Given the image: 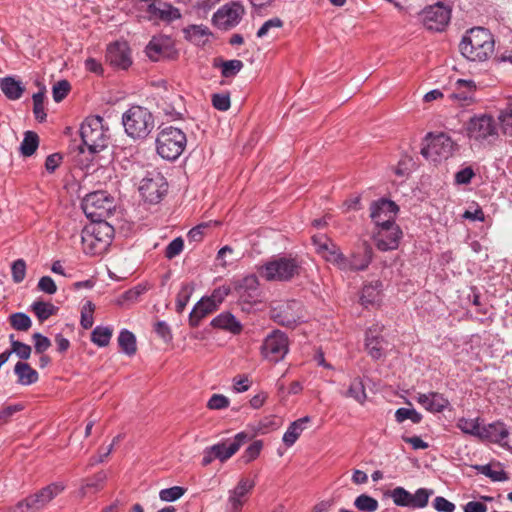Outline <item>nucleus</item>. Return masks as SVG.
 <instances>
[{
    "label": "nucleus",
    "instance_id": "1",
    "mask_svg": "<svg viewBox=\"0 0 512 512\" xmlns=\"http://www.w3.org/2000/svg\"><path fill=\"white\" fill-rule=\"evenodd\" d=\"M495 41L493 34L484 27H473L463 36L459 49L469 61L483 62L494 52Z\"/></svg>",
    "mask_w": 512,
    "mask_h": 512
},
{
    "label": "nucleus",
    "instance_id": "2",
    "mask_svg": "<svg viewBox=\"0 0 512 512\" xmlns=\"http://www.w3.org/2000/svg\"><path fill=\"white\" fill-rule=\"evenodd\" d=\"M114 232V227L106 220L91 222L82 230L84 252L90 255H101L111 245Z\"/></svg>",
    "mask_w": 512,
    "mask_h": 512
},
{
    "label": "nucleus",
    "instance_id": "3",
    "mask_svg": "<svg viewBox=\"0 0 512 512\" xmlns=\"http://www.w3.org/2000/svg\"><path fill=\"white\" fill-rule=\"evenodd\" d=\"M301 270L302 261L297 256L279 255L263 264L258 272L267 281L289 282L299 276Z\"/></svg>",
    "mask_w": 512,
    "mask_h": 512
},
{
    "label": "nucleus",
    "instance_id": "4",
    "mask_svg": "<svg viewBox=\"0 0 512 512\" xmlns=\"http://www.w3.org/2000/svg\"><path fill=\"white\" fill-rule=\"evenodd\" d=\"M124 131L133 140H144L155 126L153 114L145 107L132 105L122 115Z\"/></svg>",
    "mask_w": 512,
    "mask_h": 512
},
{
    "label": "nucleus",
    "instance_id": "5",
    "mask_svg": "<svg viewBox=\"0 0 512 512\" xmlns=\"http://www.w3.org/2000/svg\"><path fill=\"white\" fill-rule=\"evenodd\" d=\"M82 145L94 154L104 150L110 141L109 129L104 126L101 116H89L79 129Z\"/></svg>",
    "mask_w": 512,
    "mask_h": 512
},
{
    "label": "nucleus",
    "instance_id": "6",
    "mask_svg": "<svg viewBox=\"0 0 512 512\" xmlns=\"http://www.w3.org/2000/svg\"><path fill=\"white\" fill-rule=\"evenodd\" d=\"M156 152L167 161H175L185 150L186 134L179 128L167 126L161 129L156 137Z\"/></svg>",
    "mask_w": 512,
    "mask_h": 512
},
{
    "label": "nucleus",
    "instance_id": "7",
    "mask_svg": "<svg viewBox=\"0 0 512 512\" xmlns=\"http://www.w3.org/2000/svg\"><path fill=\"white\" fill-rule=\"evenodd\" d=\"M81 207L91 222L104 221L115 210V201L107 191L99 190L87 194L82 200Z\"/></svg>",
    "mask_w": 512,
    "mask_h": 512
},
{
    "label": "nucleus",
    "instance_id": "8",
    "mask_svg": "<svg viewBox=\"0 0 512 512\" xmlns=\"http://www.w3.org/2000/svg\"><path fill=\"white\" fill-rule=\"evenodd\" d=\"M250 439V435L242 431L237 433L229 444L227 443L228 441H221L206 447L203 451L202 466L206 467L210 465L215 459H218L222 463L227 461Z\"/></svg>",
    "mask_w": 512,
    "mask_h": 512
},
{
    "label": "nucleus",
    "instance_id": "9",
    "mask_svg": "<svg viewBox=\"0 0 512 512\" xmlns=\"http://www.w3.org/2000/svg\"><path fill=\"white\" fill-rule=\"evenodd\" d=\"M424 141L426 142L421 148V155L432 162H440L446 160L453 154L454 142L451 137L441 132L433 134L429 132Z\"/></svg>",
    "mask_w": 512,
    "mask_h": 512
},
{
    "label": "nucleus",
    "instance_id": "10",
    "mask_svg": "<svg viewBox=\"0 0 512 512\" xmlns=\"http://www.w3.org/2000/svg\"><path fill=\"white\" fill-rule=\"evenodd\" d=\"M65 486L60 482L51 483L35 494L20 500L14 507V512H36L44 508L51 500L59 495Z\"/></svg>",
    "mask_w": 512,
    "mask_h": 512
},
{
    "label": "nucleus",
    "instance_id": "11",
    "mask_svg": "<svg viewBox=\"0 0 512 512\" xmlns=\"http://www.w3.org/2000/svg\"><path fill=\"white\" fill-rule=\"evenodd\" d=\"M65 486L60 482L51 483L35 494L20 500L14 507V512H36L44 508L51 500L59 495Z\"/></svg>",
    "mask_w": 512,
    "mask_h": 512
},
{
    "label": "nucleus",
    "instance_id": "12",
    "mask_svg": "<svg viewBox=\"0 0 512 512\" xmlns=\"http://www.w3.org/2000/svg\"><path fill=\"white\" fill-rule=\"evenodd\" d=\"M166 178L157 170L147 171L140 182L139 192L143 200L150 204H158L167 194Z\"/></svg>",
    "mask_w": 512,
    "mask_h": 512
},
{
    "label": "nucleus",
    "instance_id": "13",
    "mask_svg": "<svg viewBox=\"0 0 512 512\" xmlns=\"http://www.w3.org/2000/svg\"><path fill=\"white\" fill-rule=\"evenodd\" d=\"M466 134L478 142L495 140L498 138V125L489 114L474 115L466 123Z\"/></svg>",
    "mask_w": 512,
    "mask_h": 512
},
{
    "label": "nucleus",
    "instance_id": "14",
    "mask_svg": "<svg viewBox=\"0 0 512 512\" xmlns=\"http://www.w3.org/2000/svg\"><path fill=\"white\" fill-rule=\"evenodd\" d=\"M452 9L439 1L433 5L425 7L420 15L424 27L433 32H443L451 20Z\"/></svg>",
    "mask_w": 512,
    "mask_h": 512
},
{
    "label": "nucleus",
    "instance_id": "15",
    "mask_svg": "<svg viewBox=\"0 0 512 512\" xmlns=\"http://www.w3.org/2000/svg\"><path fill=\"white\" fill-rule=\"evenodd\" d=\"M261 355L270 362L278 363L289 351V339L285 332L275 329L269 333L260 348Z\"/></svg>",
    "mask_w": 512,
    "mask_h": 512
},
{
    "label": "nucleus",
    "instance_id": "16",
    "mask_svg": "<svg viewBox=\"0 0 512 512\" xmlns=\"http://www.w3.org/2000/svg\"><path fill=\"white\" fill-rule=\"evenodd\" d=\"M145 53L154 62L164 59L176 60L179 57L173 39L167 35L153 36L145 48Z\"/></svg>",
    "mask_w": 512,
    "mask_h": 512
},
{
    "label": "nucleus",
    "instance_id": "17",
    "mask_svg": "<svg viewBox=\"0 0 512 512\" xmlns=\"http://www.w3.org/2000/svg\"><path fill=\"white\" fill-rule=\"evenodd\" d=\"M370 211V217L377 227L389 229L391 225L396 224L395 217L399 207L394 201L381 198L371 203Z\"/></svg>",
    "mask_w": 512,
    "mask_h": 512
},
{
    "label": "nucleus",
    "instance_id": "18",
    "mask_svg": "<svg viewBox=\"0 0 512 512\" xmlns=\"http://www.w3.org/2000/svg\"><path fill=\"white\" fill-rule=\"evenodd\" d=\"M302 305L297 300H289L274 307L271 318L279 325L294 328L302 321Z\"/></svg>",
    "mask_w": 512,
    "mask_h": 512
},
{
    "label": "nucleus",
    "instance_id": "19",
    "mask_svg": "<svg viewBox=\"0 0 512 512\" xmlns=\"http://www.w3.org/2000/svg\"><path fill=\"white\" fill-rule=\"evenodd\" d=\"M245 13L240 2L232 1L220 7L213 15V23L223 29L233 28L238 25Z\"/></svg>",
    "mask_w": 512,
    "mask_h": 512
},
{
    "label": "nucleus",
    "instance_id": "20",
    "mask_svg": "<svg viewBox=\"0 0 512 512\" xmlns=\"http://www.w3.org/2000/svg\"><path fill=\"white\" fill-rule=\"evenodd\" d=\"M105 58L116 69L127 70L132 65L131 49L126 41L109 44Z\"/></svg>",
    "mask_w": 512,
    "mask_h": 512
},
{
    "label": "nucleus",
    "instance_id": "21",
    "mask_svg": "<svg viewBox=\"0 0 512 512\" xmlns=\"http://www.w3.org/2000/svg\"><path fill=\"white\" fill-rule=\"evenodd\" d=\"M383 327L375 325L369 327L365 332V350L373 360L385 357V346L387 341L381 334Z\"/></svg>",
    "mask_w": 512,
    "mask_h": 512
},
{
    "label": "nucleus",
    "instance_id": "22",
    "mask_svg": "<svg viewBox=\"0 0 512 512\" xmlns=\"http://www.w3.org/2000/svg\"><path fill=\"white\" fill-rule=\"evenodd\" d=\"M346 273L365 271L372 262L373 249L366 242L346 256Z\"/></svg>",
    "mask_w": 512,
    "mask_h": 512
},
{
    "label": "nucleus",
    "instance_id": "23",
    "mask_svg": "<svg viewBox=\"0 0 512 512\" xmlns=\"http://www.w3.org/2000/svg\"><path fill=\"white\" fill-rule=\"evenodd\" d=\"M455 86V91L449 96L451 100L457 101L462 107L476 102L477 86L473 80L458 79Z\"/></svg>",
    "mask_w": 512,
    "mask_h": 512
},
{
    "label": "nucleus",
    "instance_id": "24",
    "mask_svg": "<svg viewBox=\"0 0 512 512\" xmlns=\"http://www.w3.org/2000/svg\"><path fill=\"white\" fill-rule=\"evenodd\" d=\"M401 237L402 231L397 224L391 225L389 229L380 228L375 237L376 247L380 251L395 250L399 246Z\"/></svg>",
    "mask_w": 512,
    "mask_h": 512
},
{
    "label": "nucleus",
    "instance_id": "25",
    "mask_svg": "<svg viewBox=\"0 0 512 512\" xmlns=\"http://www.w3.org/2000/svg\"><path fill=\"white\" fill-rule=\"evenodd\" d=\"M218 310L215 301L208 296L202 297L193 307L189 314V326L192 328H197L201 321L210 315L211 313Z\"/></svg>",
    "mask_w": 512,
    "mask_h": 512
},
{
    "label": "nucleus",
    "instance_id": "26",
    "mask_svg": "<svg viewBox=\"0 0 512 512\" xmlns=\"http://www.w3.org/2000/svg\"><path fill=\"white\" fill-rule=\"evenodd\" d=\"M255 482L248 478H241L236 487L230 491L229 504L231 512H240L243 507V498L254 488Z\"/></svg>",
    "mask_w": 512,
    "mask_h": 512
},
{
    "label": "nucleus",
    "instance_id": "27",
    "mask_svg": "<svg viewBox=\"0 0 512 512\" xmlns=\"http://www.w3.org/2000/svg\"><path fill=\"white\" fill-rule=\"evenodd\" d=\"M508 436L509 430L506 425L501 421H496L482 426L479 441L501 444L502 440Z\"/></svg>",
    "mask_w": 512,
    "mask_h": 512
},
{
    "label": "nucleus",
    "instance_id": "28",
    "mask_svg": "<svg viewBox=\"0 0 512 512\" xmlns=\"http://www.w3.org/2000/svg\"><path fill=\"white\" fill-rule=\"evenodd\" d=\"M210 325L215 329L224 330L233 335H239L243 330V325L241 322L238 321L236 317L228 311L222 312L213 318L210 322Z\"/></svg>",
    "mask_w": 512,
    "mask_h": 512
},
{
    "label": "nucleus",
    "instance_id": "29",
    "mask_svg": "<svg viewBox=\"0 0 512 512\" xmlns=\"http://www.w3.org/2000/svg\"><path fill=\"white\" fill-rule=\"evenodd\" d=\"M106 479L107 475L104 471H99L92 477L83 479L79 488V496L84 498L86 496L98 493L103 489Z\"/></svg>",
    "mask_w": 512,
    "mask_h": 512
},
{
    "label": "nucleus",
    "instance_id": "30",
    "mask_svg": "<svg viewBox=\"0 0 512 512\" xmlns=\"http://www.w3.org/2000/svg\"><path fill=\"white\" fill-rule=\"evenodd\" d=\"M147 12L151 17L159 18L166 22H172L181 18L180 10L167 2L163 3V8L157 7L154 3H150L147 6Z\"/></svg>",
    "mask_w": 512,
    "mask_h": 512
},
{
    "label": "nucleus",
    "instance_id": "31",
    "mask_svg": "<svg viewBox=\"0 0 512 512\" xmlns=\"http://www.w3.org/2000/svg\"><path fill=\"white\" fill-rule=\"evenodd\" d=\"M0 89L9 100H18L25 92V86L21 81L12 76H6L0 79Z\"/></svg>",
    "mask_w": 512,
    "mask_h": 512
},
{
    "label": "nucleus",
    "instance_id": "32",
    "mask_svg": "<svg viewBox=\"0 0 512 512\" xmlns=\"http://www.w3.org/2000/svg\"><path fill=\"white\" fill-rule=\"evenodd\" d=\"M322 249L326 251L322 258L337 267L340 271L346 273L347 259L346 255L341 251L340 247L333 242L332 245L322 246Z\"/></svg>",
    "mask_w": 512,
    "mask_h": 512
},
{
    "label": "nucleus",
    "instance_id": "33",
    "mask_svg": "<svg viewBox=\"0 0 512 512\" xmlns=\"http://www.w3.org/2000/svg\"><path fill=\"white\" fill-rule=\"evenodd\" d=\"M14 373L18 378L17 382L24 386L32 385L39 380L38 372L27 362L18 361L14 366Z\"/></svg>",
    "mask_w": 512,
    "mask_h": 512
},
{
    "label": "nucleus",
    "instance_id": "34",
    "mask_svg": "<svg viewBox=\"0 0 512 512\" xmlns=\"http://www.w3.org/2000/svg\"><path fill=\"white\" fill-rule=\"evenodd\" d=\"M382 282L375 280L365 284L361 291L360 302L363 306L374 305L380 300Z\"/></svg>",
    "mask_w": 512,
    "mask_h": 512
},
{
    "label": "nucleus",
    "instance_id": "35",
    "mask_svg": "<svg viewBox=\"0 0 512 512\" xmlns=\"http://www.w3.org/2000/svg\"><path fill=\"white\" fill-rule=\"evenodd\" d=\"M311 418L309 416H304L302 418H299L295 421H293L289 427L287 428L286 432L283 435V443L287 447H291L299 438L301 433L303 432L305 428V424L310 422Z\"/></svg>",
    "mask_w": 512,
    "mask_h": 512
},
{
    "label": "nucleus",
    "instance_id": "36",
    "mask_svg": "<svg viewBox=\"0 0 512 512\" xmlns=\"http://www.w3.org/2000/svg\"><path fill=\"white\" fill-rule=\"evenodd\" d=\"M213 67L221 69L222 77L233 78L242 70L244 64L239 59L223 60L221 58H215Z\"/></svg>",
    "mask_w": 512,
    "mask_h": 512
},
{
    "label": "nucleus",
    "instance_id": "37",
    "mask_svg": "<svg viewBox=\"0 0 512 512\" xmlns=\"http://www.w3.org/2000/svg\"><path fill=\"white\" fill-rule=\"evenodd\" d=\"M36 85L39 87V91L37 93H34L32 96L33 114L38 122L43 123L46 121L47 118V113L45 112L44 108L46 87L38 80L36 81Z\"/></svg>",
    "mask_w": 512,
    "mask_h": 512
},
{
    "label": "nucleus",
    "instance_id": "38",
    "mask_svg": "<svg viewBox=\"0 0 512 512\" xmlns=\"http://www.w3.org/2000/svg\"><path fill=\"white\" fill-rule=\"evenodd\" d=\"M183 32L185 39L196 45H204L207 42L206 38L211 35L209 28L203 25H189Z\"/></svg>",
    "mask_w": 512,
    "mask_h": 512
},
{
    "label": "nucleus",
    "instance_id": "39",
    "mask_svg": "<svg viewBox=\"0 0 512 512\" xmlns=\"http://www.w3.org/2000/svg\"><path fill=\"white\" fill-rule=\"evenodd\" d=\"M167 100H163L161 107L165 115L169 116L172 120H178L182 117V112L179 110L183 106V97L177 93H173Z\"/></svg>",
    "mask_w": 512,
    "mask_h": 512
},
{
    "label": "nucleus",
    "instance_id": "40",
    "mask_svg": "<svg viewBox=\"0 0 512 512\" xmlns=\"http://www.w3.org/2000/svg\"><path fill=\"white\" fill-rule=\"evenodd\" d=\"M118 344L122 352L128 356H133L137 352V343L135 335L127 330L122 329L118 336Z\"/></svg>",
    "mask_w": 512,
    "mask_h": 512
},
{
    "label": "nucleus",
    "instance_id": "41",
    "mask_svg": "<svg viewBox=\"0 0 512 512\" xmlns=\"http://www.w3.org/2000/svg\"><path fill=\"white\" fill-rule=\"evenodd\" d=\"M39 146V136L34 131H26L20 144L19 151L24 157L32 156Z\"/></svg>",
    "mask_w": 512,
    "mask_h": 512
},
{
    "label": "nucleus",
    "instance_id": "42",
    "mask_svg": "<svg viewBox=\"0 0 512 512\" xmlns=\"http://www.w3.org/2000/svg\"><path fill=\"white\" fill-rule=\"evenodd\" d=\"M480 418L469 419L461 417L456 422V427L460 429L464 434L473 436L479 440L481 428L483 425L480 424Z\"/></svg>",
    "mask_w": 512,
    "mask_h": 512
},
{
    "label": "nucleus",
    "instance_id": "43",
    "mask_svg": "<svg viewBox=\"0 0 512 512\" xmlns=\"http://www.w3.org/2000/svg\"><path fill=\"white\" fill-rule=\"evenodd\" d=\"M31 309L40 322L47 320L50 316L55 315L58 311V308L52 303L44 301H35L31 305Z\"/></svg>",
    "mask_w": 512,
    "mask_h": 512
},
{
    "label": "nucleus",
    "instance_id": "44",
    "mask_svg": "<svg viewBox=\"0 0 512 512\" xmlns=\"http://www.w3.org/2000/svg\"><path fill=\"white\" fill-rule=\"evenodd\" d=\"M345 396L353 398L360 404L365 402L367 394L363 381L360 377H356L351 381Z\"/></svg>",
    "mask_w": 512,
    "mask_h": 512
},
{
    "label": "nucleus",
    "instance_id": "45",
    "mask_svg": "<svg viewBox=\"0 0 512 512\" xmlns=\"http://www.w3.org/2000/svg\"><path fill=\"white\" fill-rule=\"evenodd\" d=\"M194 291L193 283H182L181 288L176 297V312L182 313L190 300Z\"/></svg>",
    "mask_w": 512,
    "mask_h": 512
},
{
    "label": "nucleus",
    "instance_id": "46",
    "mask_svg": "<svg viewBox=\"0 0 512 512\" xmlns=\"http://www.w3.org/2000/svg\"><path fill=\"white\" fill-rule=\"evenodd\" d=\"M112 332L109 327L96 326L91 333V341L99 347H106L110 343Z\"/></svg>",
    "mask_w": 512,
    "mask_h": 512
},
{
    "label": "nucleus",
    "instance_id": "47",
    "mask_svg": "<svg viewBox=\"0 0 512 512\" xmlns=\"http://www.w3.org/2000/svg\"><path fill=\"white\" fill-rule=\"evenodd\" d=\"M9 322L12 328L17 331H28L32 326L31 318L23 312H16L10 315Z\"/></svg>",
    "mask_w": 512,
    "mask_h": 512
},
{
    "label": "nucleus",
    "instance_id": "48",
    "mask_svg": "<svg viewBox=\"0 0 512 512\" xmlns=\"http://www.w3.org/2000/svg\"><path fill=\"white\" fill-rule=\"evenodd\" d=\"M411 420L414 424H419L422 419H423V416L421 413H419L416 409L414 408H404V407H401L399 409L396 410L395 412V420L398 422V423H402L404 422L405 420Z\"/></svg>",
    "mask_w": 512,
    "mask_h": 512
},
{
    "label": "nucleus",
    "instance_id": "49",
    "mask_svg": "<svg viewBox=\"0 0 512 512\" xmlns=\"http://www.w3.org/2000/svg\"><path fill=\"white\" fill-rule=\"evenodd\" d=\"M354 506L362 512H375L379 504L375 498L367 494H361L355 499Z\"/></svg>",
    "mask_w": 512,
    "mask_h": 512
},
{
    "label": "nucleus",
    "instance_id": "50",
    "mask_svg": "<svg viewBox=\"0 0 512 512\" xmlns=\"http://www.w3.org/2000/svg\"><path fill=\"white\" fill-rule=\"evenodd\" d=\"M389 493L396 506H411L412 494L403 487H396Z\"/></svg>",
    "mask_w": 512,
    "mask_h": 512
},
{
    "label": "nucleus",
    "instance_id": "51",
    "mask_svg": "<svg viewBox=\"0 0 512 512\" xmlns=\"http://www.w3.org/2000/svg\"><path fill=\"white\" fill-rule=\"evenodd\" d=\"M71 90V84L68 80H60L52 87L53 100L57 103L63 101Z\"/></svg>",
    "mask_w": 512,
    "mask_h": 512
},
{
    "label": "nucleus",
    "instance_id": "52",
    "mask_svg": "<svg viewBox=\"0 0 512 512\" xmlns=\"http://www.w3.org/2000/svg\"><path fill=\"white\" fill-rule=\"evenodd\" d=\"M476 469L486 477L490 478L492 481H506L508 480L507 473L501 469V470H493L489 464L486 465H478L476 466Z\"/></svg>",
    "mask_w": 512,
    "mask_h": 512
},
{
    "label": "nucleus",
    "instance_id": "53",
    "mask_svg": "<svg viewBox=\"0 0 512 512\" xmlns=\"http://www.w3.org/2000/svg\"><path fill=\"white\" fill-rule=\"evenodd\" d=\"M186 492V488L181 486H173L170 488L162 489L159 492V497L162 501L173 502L181 498Z\"/></svg>",
    "mask_w": 512,
    "mask_h": 512
},
{
    "label": "nucleus",
    "instance_id": "54",
    "mask_svg": "<svg viewBox=\"0 0 512 512\" xmlns=\"http://www.w3.org/2000/svg\"><path fill=\"white\" fill-rule=\"evenodd\" d=\"M26 262L24 259L20 258L15 260L11 265V274L12 280L14 283H21L26 276Z\"/></svg>",
    "mask_w": 512,
    "mask_h": 512
},
{
    "label": "nucleus",
    "instance_id": "55",
    "mask_svg": "<svg viewBox=\"0 0 512 512\" xmlns=\"http://www.w3.org/2000/svg\"><path fill=\"white\" fill-rule=\"evenodd\" d=\"M263 448V441L262 440H255L252 442L244 451L242 455V459L245 463H250L254 461L261 453V450Z\"/></svg>",
    "mask_w": 512,
    "mask_h": 512
},
{
    "label": "nucleus",
    "instance_id": "56",
    "mask_svg": "<svg viewBox=\"0 0 512 512\" xmlns=\"http://www.w3.org/2000/svg\"><path fill=\"white\" fill-rule=\"evenodd\" d=\"M211 102L213 107L219 111H227L231 106L229 93L212 94Z\"/></svg>",
    "mask_w": 512,
    "mask_h": 512
},
{
    "label": "nucleus",
    "instance_id": "57",
    "mask_svg": "<svg viewBox=\"0 0 512 512\" xmlns=\"http://www.w3.org/2000/svg\"><path fill=\"white\" fill-rule=\"evenodd\" d=\"M432 491L426 488H419L415 494L412 495L411 506L415 508H424L427 506L429 497Z\"/></svg>",
    "mask_w": 512,
    "mask_h": 512
},
{
    "label": "nucleus",
    "instance_id": "58",
    "mask_svg": "<svg viewBox=\"0 0 512 512\" xmlns=\"http://www.w3.org/2000/svg\"><path fill=\"white\" fill-rule=\"evenodd\" d=\"M32 340L34 342V351L36 354H43L51 346L50 339L39 332L32 335Z\"/></svg>",
    "mask_w": 512,
    "mask_h": 512
},
{
    "label": "nucleus",
    "instance_id": "59",
    "mask_svg": "<svg viewBox=\"0 0 512 512\" xmlns=\"http://www.w3.org/2000/svg\"><path fill=\"white\" fill-rule=\"evenodd\" d=\"M9 351H12V354H16V356L24 362L25 360L30 358L32 348L30 345L20 341L13 342L12 348H10Z\"/></svg>",
    "mask_w": 512,
    "mask_h": 512
},
{
    "label": "nucleus",
    "instance_id": "60",
    "mask_svg": "<svg viewBox=\"0 0 512 512\" xmlns=\"http://www.w3.org/2000/svg\"><path fill=\"white\" fill-rule=\"evenodd\" d=\"M23 409L24 405L21 403L4 407L2 410H0V426L7 424L15 413L20 412Z\"/></svg>",
    "mask_w": 512,
    "mask_h": 512
},
{
    "label": "nucleus",
    "instance_id": "61",
    "mask_svg": "<svg viewBox=\"0 0 512 512\" xmlns=\"http://www.w3.org/2000/svg\"><path fill=\"white\" fill-rule=\"evenodd\" d=\"M184 248V241L181 237L173 239L165 249V257L167 259H173L178 256Z\"/></svg>",
    "mask_w": 512,
    "mask_h": 512
},
{
    "label": "nucleus",
    "instance_id": "62",
    "mask_svg": "<svg viewBox=\"0 0 512 512\" xmlns=\"http://www.w3.org/2000/svg\"><path fill=\"white\" fill-rule=\"evenodd\" d=\"M474 177L475 171L472 167L468 166L455 173L454 181L458 185H468Z\"/></svg>",
    "mask_w": 512,
    "mask_h": 512
},
{
    "label": "nucleus",
    "instance_id": "63",
    "mask_svg": "<svg viewBox=\"0 0 512 512\" xmlns=\"http://www.w3.org/2000/svg\"><path fill=\"white\" fill-rule=\"evenodd\" d=\"M430 396L436 413H442L450 406V402L444 394L430 391Z\"/></svg>",
    "mask_w": 512,
    "mask_h": 512
},
{
    "label": "nucleus",
    "instance_id": "64",
    "mask_svg": "<svg viewBox=\"0 0 512 512\" xmlns=\"http://www.w3.org/2000/svg\"><path fill=\"white\" fill-rule=\"evenodd\" d=\"M498 119L502 132L505 135H512V109L502 111Z\"/></svg>",
    "mask_w": 512,
    "mask_h": 512
}]
</instances>
